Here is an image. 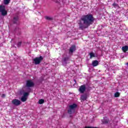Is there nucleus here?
<instances>
[{"label": "nucleus", "instance_id": "nucleus-3", "mask_svg": "<svg viewBox=\"0 0 128 128\" xmlns=\"http://www.w3.org/2000/svg\"><path fill=\"white\" fill-rule=\"evenodd\" d=\"M0 12H1L2 16H6L8 14V11L6 10V6H0Z\"/></svg>", "mask_w": 128, "mask_h": 128}, {"label": "nucleus", "instance_id": "nucleus-21", "mask_svg": "<svg viewBox=\"0 0 128 128\" xmlns=\"http://www.w3.org/2000/svg\"><path fill=\"white\" fill-rule=\"evenodd\" d=\"M127 64H128V63H127Z\"/></svg>", "mask_w": 128, "mask_h": 128}, {"label": "nucleus", "instance_id": "nucleus-13", "mask_svg": "<svg viewBox=\"0 0 128 128\" xmlns=\"http://www.w3.org/2000/svg\"><path fill=\"white\" fill-rule=\"evenodd\" d=\"M90 58H96V54L94 52H91L90 53Z\"/></svg>", "mask_w": 128, "mask_h": 128}, {"label": "nucleus", "instance_id": "nucleus-1", "mask_svg": "<svg viewBox=\"0 0 128 128\" xmlns=\"http://www.w3.org/2000/svg\"><path fill=\"white\" fill-rule=\"evenodd\" d=\"M81 20L83 22L84 28H88V26H90L94 22V17L92 15L88 14L86 16H83L81 18Z\"/></svg>", "mask_w": 128, "mask_h": 128}, {"label": "nucleus", "instance_id": "nucleus-9", "mask_svg": "<svg viewBox=\"0 0 128 128\" xmlns=\"http://www.w3.org/2000/svg\"><path fill=\"white\" fill-rule=\"evenodd\" d=\"M92 66H98V61L95 60L92 62Z\"/></svg>", "mask_w": 128, "mask_h": 128}, {"label": "nucleus", "instance_id": "nucleus-7", "mask_svg": "<svg viewBox=\"0 0 128 128\" xmlns=\"http://www.w3.org/2000/svg\"><path fill=\"white\" fill-rule=\"evenodd\" d=\"M34 82L30 80H28L26 82V86L28 88H30L32 86H34Z\"/></svg>", "mask_w": 128, "mask_h": 128}, {"label": "nucleus", "instance_id": "nucleus-18", "mask_svg": "<svg viewBox=\"0 0 128 128\" xmlns=\"http://www.w3.org/2000/svg\"><path fill=\"white\" fill-rule=\"evenodd\" d=\"M113 6L114 8H118V6L117 4H114Z\"/></svg>", "mask_w": 128, "mask_h": 128}, {"label": "nucleus", "instance_id": "nucleus-11", "mask_svg": "<svg viewBox=\"0 0 128 128\" xmlns=\"http://www.w3.org/2000/svg\"><path fill=\"white\" fill-rule=\"evenodd\" d=\"M122 50L124 52H128V46H124L122 48Z\"/></svg>", "mask_w": 128, "mask_h": 128}, {"label": "nucleus", "instance_id": "nucleus-6", "mask_svg": "<svg viewBox=\"0 0 128 128\" xmlns=\"http://www.w3.org/2000/svg\"><path fill=\"white\" fill-rule=\"evenodd\" d=\"M12 104H14V106H20L22 102L18 99H14L12 100Z\"/></svg>", "mask_w": 128, "mask_h": 128}, {"label": "nucleus", "instance_id": "nucleus-10", "mask_svg": "<svg viewBox=\"0 0 128 128\" xmlns=\"http://www.w3.org/2000/svg\"><path fill=\"white\" fill-rule=\"evenodd\" d=\"M74 50H76V46H72L70 49V54H72V52H74Z\"/></svg>", "mask_w": 128, "mask_h": 128}, {"label": "nucleus", "instance_id": "nucleus-2", "mask_svg": "<svg viewBox=\"0 0 128 128\" xmlns=\"http://www.w3.org/2000/svg\"><path fill=\"white\" fill-rule=\"evenodd\" d=\"M77 106L76 104H73L69 106L70 110H68V114H72L74 112V110L76 108Z\"/></svg>", "mask_w": 128, "mask_h": 128}, {"label": "nucleus", "instance_id": "nucleus-16", "mask_svg": "<svg viewBox=\"0 0 128 128\" xmlns=\"http://www.w3.org/2000/svg\"><path fill=\"white\" fill-rule=\"evenodd\" d=\"M10 2V0H4V4H8Z\"/></svg>", "mask_w": 128, "mask_h": 128}, {"label": "nucleus", "instance_id": "nucleus-5", "mask_svg": "<svg viewBox=\"0 0 128 128\" xmlns=\"http://www.w3.org/2000/svg\"><path fill=\"white\" fill-rule=\"evenodd\" d=\"M42 60L43 58L42 56L40 57H37L34 59V62L35 64H38L40 63V62H42Z\"/></svg>", "mask_w": 128, "mask_h": 128}, {"label": "nucleus", "instance_id": "nucleus-17", "mask_svg": "<svg viewBox=\"0 0 128 128\" xmlns=\"http://www.w3.org/2000/svg\"><path fill=\"white\" fill-rule=\"evenodd\" d=\"M114 96L115 98H118L120 96V93L118 92L115 93Z\"/></svg>", "mask_w": 128, "mask_h": 128}, {"label": "nucleus", "instance_id": "nucleus-19", "mask_svg": "<svg viewBox=\"0 0 128 128\" xmlns=\"http://www.w3.org/2000/svg\"><path fill=\"white\" fill-rule=\"evenodd\" d=\"M20 44H22V42H18V46H20Z\"/></svg>", "mask_w": 128, "mask_h": 128}, {"label": "nucleus", "instance_id": "nucleus-20", "mask_svg": "<svg viewBox=\"0 0 128 128\" xmlns=\"http://www.w3.org/2000/svg\"><path fill=\"white\" fill-rule=\"evenodd\" d=\"M14 20H16V18H14Z\"/></svg>", "mask_w": 128, "mask_h": 128}, {"label": "nucleus", "instance_id": "nucleus-8", "mask_svg": "<svg viewBox=\"0 0 128 128\" xmlns=\"http://www.w3.org/2000/svg\"><path fill=\"white\" fill-rule=\"evenodd\" d=\"M85 90H86V86L84 85L81 86L79 88V92H80L82 94H83V92H84Z\"/></svg>", "mask_w": 128, "mask_h": 128}, {"label": "nucleus", "instance_id": "nucleus-4", "mask_svg": "<svg viewBox=\"0 0 128 128\" xmlns=\"http://www.w3.org/2000/svg\"><path fill=\"white\" fill-rule=\"evenodd\" d=\"M22 94L23 96H22V98H21V100L23 102H26V100H28V92H23Z\"/></svg>", "mask_w": 128, "mask_h": 128}, {"label": "nucleus", "instance_id": "nucleus-12", "mask_svg": "<svg viewBox=\"0 0 128 128\" xmlns=\"http://www.w3.org/2000/svg\"><path fill=\"white\" fill-rule=\"evenodd\" d=\"M88 98V96L86 95H82L81 96L82 100H86Z\"/></svg>", "mask_w": 128, "mask_h": 128}, {"label": "nucleus", "instance_id": "nucleus-15", "mask_svg": "<svg viewBox=\"0 0 128 128\" xmlns=\"http://www.w3.org/2000/svg\"><path fill=\"white\" fill-rule=\"evenodd\" d=\"M44 18H46V20H52V18L49 16H45Z\"/></svg>", "mask_w": 128, "mask_h": 128}, {"label": "nucleus", "instance_id": "nucleus-14", "mask_svg": "<svg viewBox=\"0 0 128 128\" xmlns=\"http://www.w3.org/2000/svg\"><path fill=\"white\" fill-rule=\"evenodd\" d=\"M44 102V99H40L38 100V104H42Z\"/></svg>", "mask_w": 128, "mask_h": 128}]
</instances>
